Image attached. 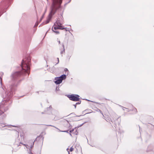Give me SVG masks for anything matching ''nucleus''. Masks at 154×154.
<instances>
[{"label": "nucleus", "instance_id": "nucleus-1", "mask_svg": "<svg viewBox=\"0 0 154 154\" xmlns=\"http://www.w3.org/2000/svg\"><path fill=\"white\" fill-rule=\"evenodd\" d=\"M30 60L31 59L29 57L25 58L22 60L21 63L22 72L21 73L19 71L13 72L11 75L12 80H16L22 74L23 75V73H27L28 75L29 74V71L30 69Z\"/></svg>", "mask_w": 154, "mask_h": 154}, {"label": "nucleus", "instance_id": "nucleus-2", "mask_svg": "<svg viewBox=\"0 0 154 154\" xmlns=\"http://www.w3.org/2000/svg\"><path fill=\"white\" fill-rule=\"evenodd\" d=\"M13 91L14 88L11 86L7 89L4 85H2V88H1V94L3 98L2 104L4 101L6 102L10 100L14 94Z\"/></svg>", "mask_w": 154, "mask_h": 154}, {"label": "nucleus", "instance_id": "nucleus-3", "mask_svg": "<svg viewBox=\"0 0 154 154\" xmlns=\"http://www.w3.org/2000/svg\"><path fill=\"white\" fill-rule=\"evenodd\" d=\"M62 0H52V4L51 7V11L46 21L44 23L45 24L48 23L51 20L52 16L55 14L56 11L60 8V5Z\"/></svg>", "mask_w": 154, "mask_h": 154}, {"label": "nucleus", "instance_id": "nucleus-4", "mask_svg": "<svg viewBox=\"0 0 154 154\" xmlns=\"http://www.w3.org/2000/svg\"><path fill=\"white\" fill-rule=\"evenodd\" d=\"M63 23V20H57L54 23V25L53 26L52 28L53 31L56 34H59V32L56 31V30L58 29H65V28L61 26Z\"/></svg>", "mask_w": 154, "mask_h": 154}, {"label": "nucleus", "instance_id": "nucleus-5", "mask_svg": "<svg viewBox=\"0 0 154 154\" xmlns=\"http://www.w3.org/2000/svg\"><path fill=\"white\" fill-rule=\"evenodd\" d=\"M66 78V76L65 75H62L59 77H56L55 78V81L54 82L56 84H59L62 82L63 80L65 79Z\"/></svg>", "mask_w": 154, "mask_h": 154}, {"label": "nucleus", "instance_id": "nucleus-6", "mask_svg": "<svg viewBox=\"0 0 154 154\" xmlns=\"http://www.w3.org/2000/svg\"><path fill=\"white\" fill-rule=\"evenodd\" d=\"M68 97L70 100L75 101H78L80 99V96L77 94H72L69 95Z\"/></svg>", "mask_w": 154, "mask_h": 154}, {"label": "nucleus", "instance_id": "nucleus-7", "mask_svg": "<svg viewBox=\"0 0 154 154\" xmlns=\"http://www.w3.org/2000/svg\"><path fill=\"white\" fill-rule=\"evenodd\" d=\"M75 130V131L74 132V134L75 135H77L78 134V131L76 129H73L72 130L70 131L69 132L70 133H72L73 131H74Z\"/></svg>", "mask_w": 154, "mask_h": 154}, {"label": "nucleus", "instance_id": "nucleus-8", "mask_svg": "<svg viewBox=\"0 0 154 154\" xmlns=\"http://www.w3.org/2000/svg\"><path fill=\"white\" fill-rule=\"evenodd\" d=\"M62 47H63V50L62 51H61V52H60V53H61V54H62L64 52H65V49H64V45H63V43L62 44Z\"/></svg>", "mask_w": 154, "mask_h": 154}, {"label": "nucleus", "instance_id": "nucleus-9", "mask_svg": "<svg viewBox=\"0 0 154 154\" xmlns=\"http://www.w3.org/2000/svg\"><path fill=\"white\" fill-rule=\"evenodd\" d=\"M7 2V3L8 4H9L11 3V1L12 0H6Z\"/></svg>", "mask_w": 154, "mask_h": 154}, {"label": "nucleus", "instance_id": "nucleus-10", "mask_svg": "<svg viewBox=\"0 0 154 154\" xmlns=\"http://www.w3.org/2000/svg\"><path fill=\"white\" fill-rule=\"evenodd\" d=\"M97 111H98V112H100V113H101L102 114L103 116H104L103 115V114L102 112L100 109H98L97 110Z\"/></svg>", "mask_w": 154, "mask_h": 154}, {"label": "nucleus", "instance_id": "nucleus-11", "mask_svg": "<svg viewBox=\"0 0 154 154\" xmlns=\"http://www.w3.org/2000/svg\"><path fill=\"white\" fill-rule=\"evenodd\" d=\"M0 108H1V111H2L3 110V109H4V107H3V106H1ZM1 113H2L1 112Z\"/></svg>", "mask_w": 154, "mask_h": 154}, {"label": "nucleus", "instance_id": "nucleus-12", "mask_svg": "<svg viewBox=\"0 0 154 154\" xmlns=\"http://www.w3.org/2000/svg\"><path fill=\"white\" fill-rule=\"evenodd\" d=\"M34 144V142H32V144L30 145L31 148H32L33 147Z\"/></svg>", "mask_w": 154, "mask_h": 154}, {"label": "nucleus", "instance_id": "nucleus-13", "mask_svg": "<svg viewBox=\"0 0 154 154\" xmlns=\"http://www.w3.org/2000/svg\"><path fill=\"white\" fill-rule=\"evenodd\" d=\"M24 145H25L26 146V147L27 148H29V146H28V145H25V144H24Z\"/></svg>", "mask_w": 154, "mask_h": 154}, {"label": "nucleus", "instance_id": "nucleus-14", "mask_svg": "<svg viewBox=\"0 0 154 154\" xmlns=\"http://www.w3.org/2000/svg\"><path fill=\"white\" fill-rule=\"evenodd\" d=\"M57 41L58 42V43L59 44H60V40L59 39L57 38Z\"/></svg>", "mask_w": 154, "mask_h": 154}, {"label": "nucleus", "instance_id": "nucleus-15", "mask_svg": "<svg viewBox=\"0 0 154 154\" xmlns=\"http://www.w3.org/2000/svg\"><path fill=\"white\" fill-rule=\"evenodd\" d=\"M5 125L4 124H1V127L2 126V127H5Z\"/></svg>", "mask_w": 154, "mask_h": 154}, {"label": "nucleus", "instance_id": "nucleus-16", "mask_svg": "<svg viewBox=\"0 0 154 154\" xmlns=\"http://www.w3.org/2000/svg\"><path fill=\"white\" fill-rule=\"evenodd\" d=\"M73 148L72 147H71L70 149V151L72 152V151H73Z\"/></svg>", "mask_w": 154, "mask_h": 154}, {"label": "nucleus", "instance_id": "nucleus-17", "mask_svg": "<svg viewBox=\"0 0 154 154\" xmlns=\"http://www.w3.org/2000/svg\"><path fill=\"white\" fill-rule=\"evenodd\" d=\"M57 62L55 64V65H56L58 63H59V58H57Z\"/></svg>", "mask_w": 154, "mask_h": 154}, {"label": "nucleus", "instance_id": "nucleus-18", "mask_svg": "<svg viewBox=\"0 0 154 154\" xmlns=\"http://www.w3.org/2000/svg\"><path fill=\"white\" fill-rule=\"evenodd\" d=\"M51 108H52L51 106H49V108H48V109H49V110H50V111H51Z\"/></svg>", "mask_w": 154, "mask_h": 154}, {"label": "nucleus", "instance_id": "nucleus-19", "mask_svg": "<svg viewBox=\"0 0 154 154\" xmlns=\"http://www.w3.org/2000/svg\"><path fill=\"white\" fill-rule=\"evenodd\" d=\"M81 102H78L76 103V105L79 104H80Z\"/></svg>", "mask_w": 154, "mask_h": 154}, {"label": "nucleus", "instance_id": "nucleus-20", "mask_svg": "<svg viewBox=\"0 0 154 154\" xmlns=\"http://www.w3.org/2000/svg\"><path fill=\"white\" fill-rule=\"evenodd\" d=\"M64 71H68V70L67 68H65V69H64Z\"/></svg>", "mask_w": 154, "mask_h": 154}, {"label": "nucleus", "instance_id": "nucleus-21", "mask_svg": "<svg viewBox=\"0 0 154 154\" xmlns=\"http://www.w3.org/2000/svg\"><path fill=\"white\" fill-rule=\"evenodd\" d=\"M62 131L63 132H66L68 133V131Z\"/></svg>", "mask_w": 154, "mask_h": 154}, {"label": "nucleus", "instance_id": "nucleus-22", "mask_svg": "<svg viewBox=\"0 0 154 154\" xmlns=\"http://www.w3.org/2000/svg\"><path fill=\"white\" fill-rule=\"evenodd\" d=\"M76 105H76V104H75V105H74V106H75V108H76Z\"/></svg>", "mask_w": 154, "mask_h": 154}, {"label": "nucleus", "instance_id": "nucleus-23", "mask_svg": "<svg viewBox=\"0 0 154 154\" xmlns=\"http://www.w3.org/2000/svg\"><path fill=\"white\" fill-rule=\"evenodd\" d=\"M59 88H58L57 87V88H56V90H57V91H58V90H59Z\"/></svg>", "mask_w": 154, "mask_h": 154}, {"label": "nucleus", "instance_id": "nucleus-24", "mask_svg": "<svg viewBox=\"0 0 154 154\" xmlns=\"http://www.w3.org/2000/svg\"><path fill=\"white\" fill-rule=\"evenodd\" d=\"M68 149H68V148H67V151L68 152V153H69V151L68 150Z\"/></svg>", "mask_w": 154, "mask_h": 154}, {"label": "nucleus", "instance_id": "nucleus-25", "mask_svg": "<svg viewBox=\"0 0 154 154\" xmlns=\"http://www.w3.org/2000/svg\"><path fill=\"white\" fill-rule=\"evenodd\" d=\"M0 81H1V84L2 83V79H1V80H0Z\"/></svg>", "mask_w": 154, "mask_h": 154}, {"label": "nucleus", "instance_id": "nucleus-26", "mask_svg": "<svg viewBox=\"0 0 154 154\" xmlns=\"http://www.w3.org/2000/svg\"><path fill=\"white\" fill-rule=\"evenodd\" d=\"M29 154H33V153H32L31 151L30 152H29Z\"/></svg>", "mask_w": 154, "mask_h": 154}, {"label": "nucleus", "instance_id": "nucleus-27", "mask_svg": "<svg viewBox=\"0 0 154 154\" xmlns=\"http://www.w3.org/2000/svg\"><path fill=\"white\" fill-rule=\"evenodd\" d=\"M50 126H53V127H54V126H51V125H50ZM55 127V128H57V129H58V128H57L56 127Z\"/></svg>", "mask_w": 154, "mask_h": 154}, {"label": "nucleus", "instance_id": "nucleus-28", "mask_svg": "<svg viewBox=\"0 0 154 154\" xmlns=\"http://www.w3.org/2000/svg\"><path fill=\"white\" fill-rule=\"evenodd\" d=\"M37 25H38L37 24H35V26H37Z\"/></svg>", "mask_w": 154, "mask_h": 154}, {"label": "nucleus", "instance_id": "nucleus-29", "mask_svg": "<svg viewBox=\"0 0 154 154\" xmlns=\"http://www.w3.org/2000/svg\"><path fill=\"white\" fill-rule=\"evenodd\" d=\"M2 74L3 75V73H1H1H0L1 75H2Z\"/></svg>", "mask_w": 154, "mask_h": 154}, {"label": "nucleus", "instance_id": "nucleus-30", "mask_svg": "<svg viewBox=\"0 0 154 154\" xmlns=\"http://www.w3.org/2000/svg\"><path fill=\"white\" fill-rule=\"evenodd\" d=\"M62 16H60V18H61V19H62Z\"/></svg>", "mask_w": 154, "mask_h": 154}, {"label": "nucleus", "instance_id": "nucleus-31", "mask_svg": "<svg viewBox=\"0 0 154 154\" xmlns=\"http://www.w3.org/2000/svg\"><path fill=\"white\" fill-rule=\"evenodd\" d=\"M69 134H70V136H72V134H71V133H70Z\"/></svg>", "mask_w": 154, "mask_h": 154}, {"label": "nucleus", "instance_id": "nucleus-32", "mask_svg": "<svg viewBox=\"0 0 154 154\" xmlns=\"http://www.w3.org/2000/svg\"><path fill=\"white\" fill-rule=\"evenodd\" d=\"M135 109V110H136V109L135 108V109Z\"/></svg>", "mask_w": 154, "mask_h": 154}, {"label": "nucleus", "instance_id": "nucleus-33", "mask_svg": "<svg viewBox=\"0 0 154 154\" xmlns=\"http://www.w3.org/2000/svg\"><path fill=\"white\" fill-rule=\"evenodd\" d=\"M7 109H5V111H6Z\"/></svg>", "mask_w": 154, "mask_h": 154}, {"label": "nucleus", "instance_id": "nucleus-34", "mask_svg": "<svg viewBox=\"0 0 154 154\" xmlns=\"http://www.w3.org/2000/svg\"><path fill=\"white\" fill-rule=\"evenodd\" d=\"M0 13H1V12H0Z\"/></svg>", "mask_w": 154, "mask_h": 154}, {"label": "nucleus", "instance_id": "nucleus-35", "mask_svg": "<svg viewBox=\"0 0 154 154\" xmlns=\"http://www.w3.org/2000/svg\"><path fill=\"white\" fill-rule=\"evenodd\" d=\"M48 0H47V1H48Z\"/></svg>", "mask_w": 154, "mask_h": 154}]
</instances>
